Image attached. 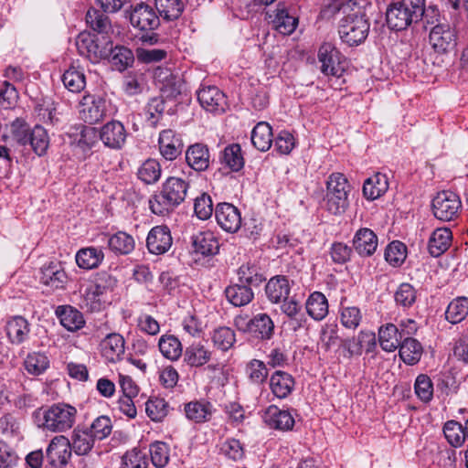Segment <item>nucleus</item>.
I'll use <instances>...</instances> for the list:
<instances>
[{"instance_id": "a18cd8bd", "label": "nucleus", "mask_w": 468, "mask_h": 468, "mask_svg": "<svg viewBox=\"0 0 468 468\" xmlns=\"http://www.w3.org/2000/svg\"><path fill=\"white\" fill-rule=\"evenodd\" d=\"M468 315V298L459 296L450 302L445 312V319L452 324L463 321Z\"/></svg>"}, {"instance_id": "49530a36", "label": "nucleus", "mask_w": 468, "mask_h": 468, "mask_svg": "<svg viewBox=\"0 0 468 468\" xmlns=\"http://www.w3.org/2000/svg\"><path fill=\"white\" fill-rule=\"evenodd\" d=\"M237 275L239 283L249 285L251 288L260 286L265 281V277L253 263L242 264L238 269Z\"/></svg>"}, {"instance_id": "72a5a7b5", "label": "nucleus", "mask_w": 468, "mask_h": 468, "mask_svg": "<svg viewBox=\"0 0 468 468\" xmlns=\"http://www.w3.org/2000/svg\"><path fill=\"white\" fill-rule=\"evenodd\" d=\"M228 301L237 307L249 304L254 298L252 288L239 282L230 284L225 289Z\"/></svg>"}, {"instance_id": "9d476101", "label": "nucleus", "mask_w": 468, "mask_h": 468, "mask_svg": "<svg viewBox=\"0 0 468 468\" xmlns=\"http://www.w3.org/2000/svg\"><path fill=\"white\" fill-rule=\"evenodd\" d=\"M458 34L455 27L448 23L434 26L429 34V42L435 52L445 54L452 52L457 46Z\"/></svg>"}, {"instance_id": "c85d7f7f", "label": "nucleus", "mask_w": 468, "mask_h": 468, "mask_svg": "<svg viewBox=\"0 0 468 468\" xmlns=\"http://www.w3.org/2000/svg\"><path fill=\"white\" fill-rule=\"evenodd\" d=\"M452 234L449 228L436 229L428 241V251L432 257H439L450 247Z\"/></svg>"}, {"instance_id": "473e14b6", "label": "nucleus", "mask_w": 468, "mask_h": 468, "mask_svg": "<svg viewBox=\"0 0 468 468\" xmlns=\"http://www.w3.org/2000/svg\"><path fill=\"white\" fill-rule=\"evenodd\" d=\"M378 341L381 348L387 352L395 351L403 341V333L393 324H387L378 330Z\"/></svg>"}, {"instance_id": "ddd939ff", "label": "nucleus", "mask_w": 468, "mask_h": 468, "mask_svg": "<svg viewBox=\"0 0 468 468\" xmlns=\"http://www.w3.org/2000/svg\"><path fill=\"white\" fill-rule=\"evenodd\" d=\"M318 61L320 69L326 76L339 77L343 71L341 67V53L331 43H324L318 50Z\"/></svg>"}, {"instance_id": "a211bd4d", "label": "nucleus", "mask_w": 468, "mask_h": 468, "mask_svg": "<svg viewBox=\"0 0 468 468\" xmlns=\"http://www.w3.org/2000/svg\"><path fill=\"white\" fill-rule=\"evenodd\" d=\"M126 137V130L119 121L107 122L100 131L101 140L105 146L111 149H121L125 144Z\"/></svg>"}, {"instance_id": "1a4fd4ad", "label": "nucleus", "mask_w": 468, "mask_h": 468, "mask_svg": "<svg viewBox=\"0 0 468 468\" xmlns=\"http://www.w3.org/2000/svg\"><path fill=\"white\" fill-rule=\"evenodd\" d=\"M125 14L131 25L140 31L153 32L160 26V17L154 8L144 2L131 5Z\"/></svg>"}, {"instance_id": "69168bd1", "label": "nucleus", "mask_w": 468, "mask_h": 468, "mask_svg": "<svg viewBox=\"0 0 468 468\" xmlns=\"http://www.w3.org/2000/svg\"><path fill=\"white\" fill-rule=\"evenodd\" d=\"M415 394L424 403L430 402L433 398V383L425 374L419 375L414 383Z\"/></svg>"}, {"instance_id": "f257e3e1", "label": "nucleus", "mask_w": 468, "mask_h": 468, "mask_svg": "<svg viewBox=\"0 0 468 468\" xmlns=\"http://www.w3.org/2000/svg\"><path fill=\"white\" fill-rule=\"evenodd\" d=\"M367 7H371L368 0H348L340 7L335 6L344 14L338 28L343 42L349 46H357L366 40L370 27L367 15Z\"/></svg>"}, {"instance_id": "a878e982", "label": "nucleus", "mask_w": 468, "mask_h": 468, "mask_svg": "<svg viewBox=\"0 0 468 468\" xmlns=\"http://www.w3.org/2000/svg\"><path fill=\"white\" fill-rule=\"evenodd\" d=\"M5 331L11 344L20 345L28 338L30 324L25 317L16 315L7 321Z\"/></svg>"}, {"instance_id": "58836bf2", "label": "nucleus", "mask_w": 468, "mask_h": 468, "mask_svg": "<svg viewBox=\"0 0 468 468\" xmlns=\"http://www.w3.org/2000/svg\"><path fill=\"white\" fill-rule=\"evenodd\" d=\"M86 23L99 36H109L112 32L109 16L95 8H90L87 11Z\"/></svg>"}, {"instance_id": "3c124183", "label": "nucleus", "mask_w": 468, "mask_h": 468, "mask_svg": "<svg viewBox=\"0 0 468 468\" xmlns=\"http://www.w3.org/2000/svg\"><path fill=\"white\" fill-rule=\"evenodd\" d=\"M158 347L162 355L172 361L177 360L183 352L181 342L172 335H164L158 341Z\"/></svg>"}, {"instance_id": "f8f14e48", "label": "nucleus", "mask_w": 468, "mask_h": 468, "mask_svg": "<svg viewBox=\"0 0 468 468\" xmlns=\"http://www.w3.org/2000/svg\"><path fill=\"white\" fill-rule=\"evenodd\" d=\"M73 451L69 438L63 435L55 436L46 450V457L49 464L56 468H64L69 462Z\"/></svg>"}, {"instance_id": "c03bdc74", "label": "nucleus", "mask_w": 468, "mask_h": 468, "mask_svg": "<svg viewBox=\"0 0 468 468\" xmlns=\"http://www.w3.org/2000/svg\"><path fill=\"white\" fill-rule=\"evenodd\" d=\"M30 144L33 151L42 156L47 153L49 145V137L46 129L36 125L26 137V145Z\"/></svg>"}, {"instance_id": "4c0bfd02", "label": "nucleus", "mask_w": 468, "mask_h": 468, "mask_svg": "<svg viewBox=\"0 0 468 468\" xmlns=\"http://www.w3.org/2000/svg\"><path fill=\"white\" fill-rule=\"evenodd\" d=\"M250 334L261 340H270L274 334V323L267 314L250 318Z\"/></svg>"}, {"instance_id": "7c9ffc66", "label": "nucleus", "mask_w": 468, "mask_h": 468, "mask_svg": "<svg viewBox=\"0 0 468 468\" xmlns=\"http://www.w3.org/2000/svg\"><path fill=\"white\" fill-rule=\"evenodd\" d=\"M271 22L279 33L290 35L295 30L298 19L289 13L283 3H279Z\"/></svg>"}, {"instance_id": "09e8293b", "label": "nucleus", "mask_w": 468, "mask_h": 468, "mask_svg": "<svg viewBox=\"0 0 468 468\" xmlns=\"http://www.w3.org/2000/svg\"><path fill=\"white\" fill-rule=\"evenodd\" d=\"M155 8L159 17L165 20L173 21L180 17L185 5L182 0H155Z\"/></svg>"}, {"instance_id": "2f4dec72", "label": "nucleus", "mask_w": 468, "mask_h": 468, "mask_svg": "<svg viewBox=\"0 0 468 468\" xmlns=\"http://www.w3.org/2000/svg\"><path fill=\"white\" fill-rule=\"evenodd\" d=\"M77 265L84 270L98 268L104 260V252L99 247H87L78 250L75 256Z\"/></svg>"}, {"instance_id": "412c9836", "label": "nucleus", "mask_w": 468, "mask_h": 468, "mask_svg": "<svg viewBox=\"0 0 468 468\" xmlns=\"http://www.w3.org/2000/svg\"><path fill=\"white\" fill-rule=\"evenodd\" d=\"M124 338L117 333H112L101 342V354L109 363H116L122 359L125 352Z\"/></svg>"}, {"instance_id": "e2e57ef3", "label": "nucleus", "mask_w": 468, "mask_h": 468, "mask_svg": "<svg viewBox=\"0 0 468 468\" xmlns=\"http://www.w3.org/2000/svg\"><path fill=\"white\" fill-rule=\"evenodd\" d=\"M407 257L406 246L399 241H392L385 250V260L392 266L401 265Z\"/></svg>"}, {"instance_id": "e433bc0d", "label": "nucleus", "mask_w": 468, "mask_h": 468, "mask_svg": "<svg viewBox=\"0 0 468 468\" xmlns=\"http://www.w3.org/2000/svg\"><path fill=\"white\" fill-rule=\"evenodd\" d=\"M399 347L401 360L410 366L419 363L423 354L422 345L412 337H405Z\"/></svg>"}, {"instance_id": "0eeeda50", "label": "nucleus", "mask_w": 468, "mask_h": 468, "mask_svg": "<svg viewBox=\"0 0 468 468\" xmlns=\"http://www.w3.org/2000/svg\"><path fill=\"white\" fill-rule=\"evenodd\" d=\"M116 284V280L107 272L97 274L87 286L83 293V304L90 312H98L101 309V296L112 291Z\"/></svg>"}, {"instance_id": "9b49d317", "label": "nucleus", "mask_w": 468, "mask_h": 468, "mask_svg": "<svg viewBox=\"0 0 468 468\" xmlns=\"http://www.w3.org/2000/svg\"><path fill=\"white\" fill-rule=\"evenodd\" d=\"M80 106V118L87 123L94 124L108 115L110 103L101 95L86 94Z\"/></svg>"}, {"instance_id": "f03ea898", "label": "nucleus", "mask_w": 468, "mask_h": 468, "mask_svg": "<svg viewBox=\"0 0 468 468\" xmlns=\"http://www.w3.org/2000/svg\"><path fill=\"white\" fill-rule=\"evenodd\" d=\"M77 410L66 403H56L50 407H39L32 415L34 423L43 431L64 432L71 429L76 421Z\"/></svg>"}, {"instance_id": "39448f33", "label": "nucleus", "mask_w": 468, "mask_h": 468, "mask_svg": "<svg viewBox=\"0 0 468 468\" xmlns=\"http://www.w3.org/2000/svg\"><path fill=\"white\" fill-rule=\"evenodd\" d=\"M351 186L342 173H333L326 180L325 208L333 215L344 214L349 207Z\"/></svg>"}, {"instance_id": "774afa93", "label": "nucleus", "mask_w": 468, "mask_h": 468, "mask_svg": "<svg viewBox=\"0 0 468 468\" xmlns=\"http://www.w3.org/2000/svg\"><path fill=\"white\" fill-rule=\"evenodd\" d=\"M361 320L362 314L358 307L341 305L340 322L344 327L355 330L360 324Z\"/></svg>"}, {"instance_id": "0e129e2a", "label": "nucleus", "mask_w": 468, "mask_h": 468, "mask_svg": "<svg viewBox=\"0 0 468 468\" xmlns=\"http://www.w3.org/2000/svg\"><path fill=\"white\" fill-rule=\"evenodd\" d=\"M246 373L250 382L257 385L263 384L269 376L266 364L258 359H252L247 364Z\"/></svg>"}, {"instance_id": "6e6d98bb", "label": "nucleus", "mask_w": 468, "mask_h": 468, "mask_svg": "<svg viewBox=\"0 0 468 468\" xmlns=\"http://www.w3.org/2000/svg\"><path fill=\"white\" fill-rule=\"evenodd\" d=\"M85 428L97 441H102L112 433V422L110 417L101 415L94 419L90 426H85Z\"/></svg>"}, {"instance_id": "13d9d810", "label": "nucleus", "mask_w": 468, "mask_h": 468, "mask_svg": "<svg viewBox=\"0 0 468 468\" xmlns=\"http://www.w3.org/2000/svg\"><path fill=\"white\" fill-rule=\"evenodd\" d=\"M24 366L29 374L37 376L48 367L49 360L44 353L32 352L26 357Z\"/></svg>"}, {"instance_id": "5701e85b", "label": "nucleus", "mask_w": 468, "mask_h": 468, "mask_svg": "<svg viewBox=\"0 0 468 468\" xmlns=\"http://www.w3.org/2000/svg\"><path fill=\"white\" fill-rule=\"evenodd\" d=\"M353 249L361 257H370L377 250L378 240L375 232L368 228L359 229L353 238Z\"/></svg>"}, {"instance_id": "5fc2aeb1", "label": "nucleus", "mask_w": 468, "mask_h": 468, "mask_svg": "<svg viewBox=\"0 0 468 468\" xmlns=\"http://www.w3.org/2000/svg\"><path fill=\"white\" fill-rule=\"evenodd\" d=\"M339 341L338 325L336 324L327 323L322 326L319 345L324 352L330 351L332 347L337 346Z\"/></svg>"}, {"instance_id": "423d86ee", "label": "nucleus", "mask_w": 468, "mask_h": 468, "mask_svg": "<svg viewBox=\"0 0 468 468\" xmlns=\"http://www.w3.org/2000/svg\"><path fill=\"white\" fill-rule=\"evenodd\" d=\"M112 40L110 36L80 33L76 39L79 53L91 63H99L110 58L112 53Z\"/></svg>"}, {"instance_id": "ea45409f", "label": "nucleus", "mask_w": 468, "mask_h": 468, "mask_svg": "<svg viewBox=\"0 0 468 468\" xmlns=\"http://www.w3.org/2000/svg\"><path fill=\"white\" fill-rule=\"evenodd\" d=\"M184 362L190 367H202L211 358V352L201 343H193L184 352Z\"/></svg>"}, {"instance_id": "338daca9", "label": "nucleus", "mask_w": 468, "mask_h": 468, "mask_svg": "<svg viewBox=\"0 0 468 468\" xmlns=\"http://www.w3.org/2000/svg\"><path fill=\"white\" fill-rule=\"evenodd\" d=\"M165 101L161 97H154L149 101L145 107L146 122L151 127H156L165 112Z\"/></svg>"}, {"instance_id": "cd10ccee", "label": "nucleus", "mask_w": 468, "mask_h": 468, "mask_svg": "<svg viewBox=\"0 0 468 468\" xmlns=\"http://www.w3.org/2000/svg\"><path fill=\"white\" fill-rule=\"evenodd\" d=\"M294 378L287 372L277 370L270 378V388L271 393L278 399L287 398L293 390Z\"/></svg>"}, {"instance_id": "dca6fc26", "label": "nucleus", "mask_w": 468, "mask_h": 468, "mask_svg": "<svg viewBox=\"0 0 468 468\" xmlns=\"http://www.w3.org/2000/svg\"><path fill=\"white\" fill-rule=\"evenodd\" d=\"M215 218L220 228L227 232L235 233L241 227L240 211L230 203L218 204Z\"/></svg>"}, {"instance_id": "4d7b16f0", "label": "nucleus", "mask_w": 468, "mask_h": 468, "mask_svg": "<svg viewBox=\"0 0 468 468\" xmlns=\"http://www.w3.org/2000/svg\"><path fill=\"white\" fill-rule=\"evenodd\" d=\"M395 303L403 309L410 308L417 300V291L410 283H401L394 293Z\"/></svg>"}, {"instance_id": "c9c22d12", "label": "nucleus", "mask_w": 468, "mask_h": 468, "mask_svg": "<svg viewBox=\"0 0 468 468\" xmlns=\"http://www.w3.org/2000/svg\"><path fill=\"white\" fill-rule=\"evenodd\" d=\"M250 140L253 146L259 151H268L273 142L271 125L266 122H258L251 131Z\"/></svg>"}, {"instance_id": "393cba45", "label": "nucleus", "mask_w": 468, "mask_h": 468, "mask_svg": "<svg viewBox=\"0 0 468 468\" xmlns=\"http://www.w3.org/2000/svg\"><path fill=\"white\" fill-rule=\"evenodd\" d=\"M291 292L289 279L283 275H276L269 280L265 286V293L272 303H279L288 299Z\"/></svg>"}, {"instance_id": "79ce46f5", "label": "nucleus", "mask_w": 468, "mask_h": 468, "mask_svg": "<svg viewBox=\"0 0 468 468\" xmlns=\"http://www.w3.org/2000/svg\"><path fill=\"white\" fill-rule=\"evenodd\" d=\"M305 305L307 314L316 321L323 320L328 314V301L320 292L311 293Z\"/></svg>"}, {"instance_id": "37998d69", "label": "nucleus", "mask_w": 468, "mask_h": 468, "mask_svg": "<svg viewBox=\"0 0 468 468\" xmlns=\"http://www.w3.org/2000/svg\"><path fill=\"white\" fill-rule=\"evenodd\" d=\"M108 246L117 255H128L134 250L135 241L132 235L118 231L109 238Z\"/></svg>"}, {"instance_id": "4468645a", "label": "nucleus", "mask_w": 468, "mask_h": 468, "mask_svg": "<svg viewBox=\"0 0 468 468\" xmlns=\"http://www.w3.org/2000/svg\"><path fill=\"white\" fill-rule=\"evenodd\" d=\"M158 148L160 154L166 161H174L181 155L184 143L180 134L176 131L165 129L159 133Z\"/></svg>"}, {"instance_id": "f704fd0d", "label": "nucleus", "mask_w": 468, "mask_h": 468, "mask_svg": "<svg viewBox=\"0 0 468 468\" xmlns=\"http://www.w3.org/2000/svg\"><path fill=\"white\" fill-rule=\"evenodd\" d=\"M388 188V177L381 173H376L365 180L363 184V196L367 200H375L381 197Z\"/></svg>"}, {"instance_id": "6ab92c4d", "label": "nucleus", "mask_w": 468, "mask_h": 468, "mask_svg": "<svg viewBox=\"0 0 468 468\" xmlns=\"http://www.w3.org/2000/svg\"><path fill=\"white\" fill-rule=\"evenodd\" d=\"M263 420L271 429L282 431H292L295 423L294 418L289 410H281L274 405L267 408Z\"/></svg>"}, {"instance_id": "bf43d9fd", "label": "nucleus", "mask_w": 468, "mask_h": 468, "mask_svg": "<svg viewBox=\"0 0 468 468\" xmlns=\"http://www.w3.org/2000/svg\"><path fill=\"white\" fill-rule=\"evenodd\" d=\"M59 319L62 326L70 332L82 328L85 324L82 314L72 307L65 308L60 313Z\"/></svg>"}, {"instance_id": "20e7f679", "label": "nucleus", "mask_w": 468, "mask_h": 468, "mask_svg": "<svg viewBox=\"0 0 468 468\" xmlns=\"http://www.w3.org/2000/svg\"><path fill=\"white\" fill-rule=\"evenodd\" d=\"M424 11V0H400L392 3L386 11L387 24L392 30H404L412 23L420 21Z\"/></svg>"}, {"instance_id": "de8ad7c7", "label": "nucleus", "mask_w": 468, "mask_h": 468, "mask_svg": "<svg viewBox=\"0 0 468 468\" xmlns=\"http://www.w3.org/2000/svg\"><path fill=\"white\" fill-rule=\"evenodd\" d=\"M61 80L65 88L73 93H80L86 86V77L84 72L73 66L63 73Z\"/></svg>"}, {"instance_id": "2eb2a0df", "label": "nucleus", "mask_w": 468, "mask_h": 468, "mask_svg": "<svg viewBox=\"0 0 468 468\" xmlns=\"http://www.w3.org/2000/svg\"><path fill=\"white\" fill-rule=\"evenodd\" d=\"M173 245L170 229L165 225L151 229L146 238V247L150 253L162 255L167 252Z\"/></svg>"}, {"instance_id": "680f3d73", "label": "nucleus", "mask_w": 468, "mask_h": 468, "mask_svg": "<svg viewBox=\"0 0 468 468\" xmlns=\"http://www.w3.org/2000/svg\"><path fill=\"white\" fill-rule=\"evenodd\" d=\"M145 411L153 421H162L168 414L169 405L164 399H150L145 404Z\"/></svg>"}, {"instance_id": "864d4df0", "label": "nucleus", "mask_w": 468, "mask_h": 468, "mask_svg": "<svg viewBox=\"0 0 468 468\" xmlns=\"http://www.w3.org/2000/svg\"><path fill=\"white\" fill-rule=\"evenodd\" d=\"M211 339L217 348L228 351L235 344L236 335L230 327L220 326L213 331Z\"/></svg>"}, {"instance_id": "b1692460", "label": "nucleus", "mask_w": 468, "mask_h": 468, "mask_svg": "<svg viewBox=\"0 0 468 468\" xmlns=\"http://www.w3.org/2000/svg\"><path fill=\"white\" fill-rule=\"evenodd\" d=\"M186 162L197 172L206 171L210 165V153L207 145L202 143L189 145L186 151Z\"/></svg>"}, {"instance_id": "bb28decb", "label": "nucleus", "mask_w": 468, "mask_h": 468, "mask_svg": "<svg viewBox=\"0 0 468 468\" xmlns=\"http://www.w3.org/2000/svg\"><path fill=\"white\" fill-rule=\"evenodd\" d=\"M195 252L203 256L215 255L219 250V242L211 231H200L191 237Z\"/></svg>"}, {"instance_id": "aec40b11", "label": "nucleus", "mask_w": 468, "mask_h": 468, "mask_svg": "<svg viewBox=\"0 0 468 468\" xmlns=\"http://www.w3.org/2000/svg\"><path fill=\"white\" fill-rule=\"evenodd\" d=\"M69 441L74 454L78 456H90L97 440L85 426L79 425L71 432Z\"/></svg>"}, {"instance_id": "4be33fe9", "label": "nucleus", "mask_w": 468, "mask_h": 468, "mask_svg": "<svg viewBox=\"0 0 468 468\" xmlns=\"http://www.w3.org/2000/svg\"><path fill=\"white\" fill-rule=\"evenodd\" d=\"M39 280L52 289H63L68 282V275L59 262L50 261L41 267Z\"/></svg>"}, {"instance_id": "f3484780", "label": "nucleus", "mask_w": 468, "mask_h": 468, "mask_svg": "<svg viewBox=\"0 0 468 468\" xmlns=\"http://www.w3.org/2000/svg\"><path fill=\"white\" fill-rule=\"evenodd\" d=\"M200 105L207 112L222 113L225 112L227 101L222 91L216 86H207L197 91Z\"/></svg>"}, {"instance_id": "a19ab883", "label": "nucleus", "mask_w": 468, "mask_h": 468, "mask_svg": "<svg viewBox=\"0 0 468 468\" xmlns=\"http://www.w3.org/2000/svg\"><path fill=\"white\" fill-rule=\"evenodd\" d=\"M219 160L221 164L225 165L231 171H240L245 164L241 146L239 144L226 146L220 154Z\"/></svg>"}, {"instance_id": "6e6552de", "label": "nucleus", "mask_w": 468, "mask_h": 468, "mask_svg": "<svg viewBox=\"0 0 468 468\" xmlns=\"http://www.w3.org/2000/svg\"><path fill=\"white\" fill-rule=\"evenodd\" d=\"M462 208L460 197L452 191L443 190L436 194L431 200L434 217L441 221H452L458 218Z\"/></svg>"}, {"instance_id": "c756f323", "label": "nucleus", "mask_w": 468, "mask_h": 468, "mask_svg": "<svg viewBox=\"0 0 468 468\" xmlns=\"http://www.w3.org/2000/svg\"><path fill=\"white\" fill-rule=\"evenodd\" d=\"M186 417L196 423L208 421L213 413V405L205 399L193 400L185 404Z\"/></svg>"}, {"instance_id": "052dcab7", "label": "nucleus", "mask_w": 468, "mask_h": 468, "mask_svg": "<svg viewBox=\"0 0 468 468\" xmlns=\"http://www.w3.org/2000/svg\"><path fill=\"white\" fill-rule=\"evenodd\" d=\"M443 433L447 441L455 448L465 441L464 427L456 420H448L443 426Z\"/></svg>"}, {"instance_id": "7ed1b4c3", "label": "nucleus", "mask_w": 468, "mask_h": 468, "mask_svg": "<svg viewBox=\"0 0 468 468\" xmlns=\"http://www.w3.org/2000/svg\"><path fill=\"white\" fill-rule=\"evenodd\" d=\"M189 183L177 176H169L163 183L161 190L149 199L151 211L157 216H165L173 211L186 197Z\"/></svg>"}, {"instance_id": "8fccbe9b", "label": "nucleus", "mask_w": 468, "mask_h": 468, "mask_svg": "<svg viewBox=\"0 0 468 468\" xmlns=\"http://www.w3.org/2000/svg\"><path fill=\"white\" fill-rule=\"evenodd\" d=\"M108 59L116 70L123 71L133 66L134 56L133 51L124 46H112V53Z\"/></svg>"}, {"instance_id": "603ef678", "label": "nucleus", "mask_w": 468, "mask_h": 468, "mask_svg": "<svg viewBox=\"0 0 468 468\" xmlns=\"http://www.w3.org/2000/svg\"><path fill=\"white\" fill-rule=\"evenodd\" d=\"M162 169L158 161L147 159L137 171L138 178L147 185L154 184L161 176Z\"/></svg>"}]
</instances>
